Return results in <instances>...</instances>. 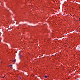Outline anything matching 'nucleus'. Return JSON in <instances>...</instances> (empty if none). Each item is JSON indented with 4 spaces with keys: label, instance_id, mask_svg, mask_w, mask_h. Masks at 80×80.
Instances as JSON below:
<instances>
[{
    "label": "nucleus",
    "instance_id": "obj_1",
    "mask_svg": "<svg viewBox=\"0 0 80 80\" xmlns=\"http://www.w3.org/2000/svg\"><path fill=\"white\" fill-rule=\"evenodd\" d=\"M44 77L45 78H46L47 77H48V76H44Z\"/></svg>",
    "mask_w": 80,
    "mask_h": 80
},
{
    "label": "nucleus",
    "instance_id": "obj_2",
    "mask_svg": "<svg viewBox=\"0 0 80 80\" xmlns=\"http://www.w3.org/2000/svg\"><path fill=\"white\" fill-rule=\"evenodd\" d=\"M16 61V60H14L12 61V62H15Z\"/></svg>",
    "mask_w": 80,
    "mask_h": 80
},
{
    "label": "nucleus",
    "instance_id": "obj_3",
    "mask_svg": "<svg viewBox=\"0 0 80 80\" xmlns=\"http://www.w3.org/2000/svg\"><path fill=\"white\" fill-rule=\"evenodd\" d=\"M9 67H12V65H11L9 66Z\"/></svg>",
    "mask_w": 80,
    "mask_h": 80
},
{
    "label": "nucleus",
    "instance_id": "obj_4",
    "mask_svg": "<svg viewBox=\"0 0 80 80\" xmlns=\"http://www.w3.org/2000/svg\"><path fill=\"white\" fill-rule=\"evenodd\" d=\"M5 77V76H4L3 77H2V78H4V77Z\"/></svg>",
    "mask_w": 80,
    "mask_h": 80
},
{
    "label": "nucleus",
    "instance_id": "obj_5",
    "mask_svg": "<svg viewBox=\"0 0 80 80\" xmlns=\"http://www.w3.org/2000/svg\"><path fill=\"white\" fill-rule=\"evenodd\" d=\"M79 21H80V18H79Z\"/></svg>",
    "mask_w": 80,
    "mask_h": 80
},
{
    "label": "nucleus",
    "instance_id": "obj_6",
    "mask_svg": "<svg viewBox=\"0 0 80 80\" xmlns=\"http://www.w3.org/2000/svg\"><path fill=\"white\" fill-rule=\"evenodd\" d=\"M21 57V55L19 56V58Z\"/></svg>",
    "mask_w": 80,
    "mask_h": 80
},
{
    "label": "nucleus",
    "instance_id": "obj_7",
    "mask_svg": "<svg viewBox=\"0 0 80 80\" xmlns=\"http://www.w3.org/2000/svg\"><path fill=\"white\" fill-rule=\"evenodd\" d=\"M1 63H2V62H1Z\"/></svg>",
    "mask_w": 80,
    "mask_h": 80
}]
</instances>
